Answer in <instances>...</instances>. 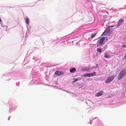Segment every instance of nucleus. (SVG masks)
I'll return each mask as SVG.
<instances>
[{"label":"nucleus","instance_id":"10","mask_svg":"<svg viewBox=\"0 0 126 126\" xmlns=\"http://www.w3.org/2000/svg\"><path fill=\"white\" fill-rule=\"evenodd\" d=\"M84 77H90V74H85L83 75Z\"/></svg>","mask_w":126,"mask_h":126},{"label":"nucleus","instance_id":"9","mask_svg":"<svg viewBox=\"0 0 126 126\" xmlns=\"http://www.w3.org/2000/svg\"><path fill=\"white\" fill-rule=\"evenodd\" d=\"M30 21L29 20V18L28 17H27L26 18V22L28 24H29Z\"/></svg>","mask_w":126,"mask_h":126},{"label":"nucleus","instance_id":"8","mask_svg":"<svg viewBox=\"0 0 126 126\" xmlns=\"http://www.w3.org/2000/svg\"><path fill=\"white\" fill-rule=\"evenodd\" d=\"M105 39V37H103L100 39L99 41V44H103V41Z\"/></svg>","mask_w":126,"mask_h":126},{"label":"nucleus","instance_id":"17","mask_svg":"<svg viewBox=\"0 0 126 126\" xmlns=\"http://www.w3.org/2000/svg\"><path fill=\"white\" fill-rule=\"evenodd\" d=\"M114 26H109V27H113Z\"/></svg>","mask_w":126,"mask_h":126},{"label":"nucleus","instance_id":"1","mask_svg":"<svg viewBox=\"0 0 126 126\" xmlns=\"http://www.w3.org/2000/svg\"><path fill=\"white\" fill-rule=\"evenodd\" d=\"M126 74V69H123L119 74V76L118 77V79L120 80Z\"/></svg>","mask_w":126,"mask_h":126},{"label":"nucleus","instance_id":"6","mask_svg":"<svg viewBox=\"0 0 126 126\" xmlns=\"http://www.w3.org/2000/svg\"><path fill=\"white\" fill-rule=\"evenodd\" d=\"M76 71V68L75 67H73L70 69V72L71 73H73L75 72Z\"/></svg>","mask_w":126,"mask_h":126},{"label":"nucleus","instance_id":"7","mask_svg":"<svg viewBox=\"0 0 126 126\" xmlns=\"http://www.w3.org/2000/svg\"><path fill=\"white\" fill-rule=\"evenodd\" d=\"M124 20L122 19H120L117 25L118 26H120L122 23V22H123Z\"/></svg>","mask_w":126,"mask_h":126},{"label":"nucleus","instance_id":"11","mask_svg":"<svg viewBox=\"0 0 126 126\" xmlns=\"http://www.w3.org/2000/svg\"><path fill=\"white\" fill-rule=\"evenodd\" d=\"M90 77H92L93 76H94L95 75L96 73L94 72L92 73H90Z\"/></svg>","mask_w":126,"mask_h":126},{"label":"nucleus","instance_id":"13","mask_svg":"<svg viewBox=\"0 0 126 126\" xmlns=\"http://www.w3.org/2000/svg\"><path fill=\"white\" fill-rule=\"evenodd\" d=\"M97 51L98 52H102V50L100 48H98L97 49Z\"/></svg>","mask_w":126,"mask_h":126},{"label":"nucleus","instance_id":"3","mask_svg":"<svg viewBox=\"0 0 126 126\" xmlns=\"http://www.w3.org/2000/svg\"><path fill=\"white\" fill-rule=\"evenodd\" d=\"M114 78V77L113 76H112L109 77L108 78L107 80L106 81L105 83H109L113 80Z\"/></svg>","mask_w":126,"mask_h":126},{"label":"nucleus","instance_id":"16","mask_svg":"<svg viewBox=\"0 0 126 126\" xmlns=\"http://www.w3.org/2000/svg\"><path fill=\"white\" fill-rule=\"evenodd\" d=\"M123 47H126V45H123L122 46Z\"/></svg>","mask_w":126,"mask_h":126},{"label":"nucleus","instance_id":"5","mask_svg":"<svg viewBox=\"0 0 126 126\" xmlns=\"http://www.w3.org/2000/svg\"><path fill=\"white\" fill-rule=\"evenodd\" d=\"M55 74L57 75H62L63 74V73L60 71H56Z\"/></svg>","mask_w":126,"mask_h":126},{"label":"nucleus","instance_id":"4","mask_svg":"<svg viewBox=\"0 0 126 126\" xmlns=\"http://www.w3.org/2000/svg\"><path fill=\"white\" fill-rule=\"evenodd\" d=\"M103 93V91H100L99 92L97 93L95 95L96 97H99L101 96Z\"/></svg>","mask_w":126,"mask_h":126},{"label":"nucleus","instance_id":"14","mask_svg":"<svg viewBox=\"0 0 126 126\" xmlns=\"http://www.w3.org/2000/svg\"><path fill=\"white\" fill-rule=\"evenodd\" d=\"M74 80L72 82V83H74L75 82L77 81L78 80V79H74Z\"/></svg>","mask_w":126,"mask_h":126},{"label":"nucleus","instance_id":"2","mask_svg":"<svg viewBox=\"0 0 126 126\" xmlns=\"http://www.w3.org/2000/svg\"><path fill=\"white\" fill-rule=\"evenodd\" d=\"M110 34V29L109 28H107L103 33L102 35L104 36H109Z\"/></svg>","mask_w":126,"mask_h":126},{"label":"nucleus","instance_id":"12","mask_svg":"<svg viewBox=\"0 0 126 126\" xmlns=\"http://www.w3.org/2000/svg\"><path fill=\"white\" fill-rule=\"evenodd\" d=\"M104 57L105 58H110V56L108 55L105 54L104 56Z\"/></svg>","mask_w":126,"mask_h":126},{"label":"nucleus","instance_id":"15","mask_svg":"<svg viewBox=\"0 0 126 126\" xmlns=\"http://www.w3.org/2000/svg\"><path fill=\"white\" fill-rule=\"evenodd\" d=\"M96 34V33H95V34H94L92 35L91 36V37L92 38H93L95 36Z\"/></svg>","mask_w":126,"mask_h":126}]
</instances>
